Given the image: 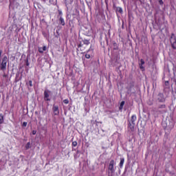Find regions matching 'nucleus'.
Listing matches in <instances>:
<instances>
[{"label": "nucleus", "mask_w": 176, "mask_h": 176, "mask_svg": "<svg viewBox=\"0 0 176 176\" xmlns=\"http://www.w3.org/2000/svg\"><path fill=\"white\" fill-rule=\"evenodd\" d=\"M30 146H31V143L29 142L26 144V146H25L26 149H30Z\"/></svg>", "instance_id": "obj_19"}, {"label": "nucleus", "mask_w": 176, "mask_h": 176, "mask_svg": "<svg viewBox=\"0 0 176 176\" xmlns=\"http://www.w3.org/2000/svg\"><path fill=\"white\" fill-rule=\"evenodd\" d=\"M6 65H8V56H4L2 58L1 63H0L1 71H6Z\"/></svg>", "instance_id": "obj_3"}, {"label": "nucleus", "mask_w": 176, "mask_h": 176, "mask_svg": "<svg viewBox=\"0 0 176 176\" xmlns=\"http://www.w3.org/2000/svg\"><path fill=\"white\" fill-rule=\"evenodd\" d=\"M157 100L158 102H166V98H164V94L163 93L158 94Z\"/></svg>", "instance_id": "obj_6"}, {"label": "nucleus", "mask_w": 176, "mask_h": 176, "mask_svg": "<svg viewBox=\"0 0 176 176\" xmlns=\"http://www.w3.org/2000/svg\"><path fill=\"white\" fill-rule=\"evenodd\" d=\"M127 94L131 96L132 94H135V89H134V85H131L127 88Z\"/></svg>", "instance_id": "obj_7"}, {"label": "nucleus", "mask_w": 176, "mask_h": 176, "mask_svg": "<svg viewBox=\"0 0 176 176\" xmlns=\"http://www.w3.org/2000/svg\"><path fill=\"white\" fill-rule=\"evenodd\" d=\"M2 123H3V116L0 114V124H2Z\"/></svg>", "instance_id": "obj_18"}, {"label": "nucleus", "mask_w": 176, "mask_h": 176, "mask_svg": "<svg viewBox=\"0 0 176 176\" xmlns=\"http://www.w3.org/2000/svg\"><path fill=\"white\" fill-rule=\"evenodd\" d=\"M137 120V116L133 115L129 121L128 127L131 131H134V127H135V121Z\"/></svg>", "instance_id": "obj_2"}, {"label": "nucleus", "mask_w": 176, "mask_h": 176, "mask_svg": "<svg viewBox=\"0 0 176 176\" xmlns=\"http://www.w3.org/2000/svg\"><path fill=\"white\" fill-rule=\"evenodd\" d=\"M123 107H124V101H122L119 107L120 111H122L123 109Z\"/></svg>", "instance_id": "obj_16"}, {"label": "nucleus", "mask_w": 176, "mask_h": 176, "mask_svg": "<svg viewBox=\"0 0 176 176\" xmlns=\"http://www.w3.org/2000/svg\"><path fill=\"white\" fill-rule=\"evenodd\" d=\"M52 111L54 116H58V115H60V110L58 109V105L54 104L52 107Z\"/></svg>", "instance_id": "obj_8"}, {"label": "nucleus", "mask_w": 176, "mask_h": 176, "mask_svg": "<svg viewBox=\"0 0 176 176\" xmlns=\"http://www.w3.org/2000/svg\"><path fill=\"white\" fill-rule=\"evenodd\" d=\"M29 86L30 87H32V80H29Z\"/></svg>", "instance_id": "obj_26"}, {"label": "nucleus", "mask_w": 176, "mask_h": 176, "mask_svg": "<svg viewBox=\"0 0 176 176\" xmlns=\"http://www.w3.org/2000/svg\"><path fill=\"white\" fill-rule=\"evenodd\" d=\"M144 64H145V61L144 60V59H141L140 60V65H144Z\"/></svg>", "instance_id": "obj_23"}, {"label": "nucleus", "mask_w": 176, "mask_h": 176, "mask_svg": "<svg viewBox=\"0 0 176 176\" xmlns=\"http://www.w3.org/2000/svg\"><path fill=\"white\" fill-rule=\"evenodd\" d=\"M63 102H64V104H69V100H68V99H65L64 100H63Z\"/></svg>", "instance_id": "obj_22"}, {"label": "nucleus", "mask_w": 176, "mask_h": 176, "mask_svg": "<svg viewBox=\"0 0 176 176\" xmlns=\"http://www.w3.org/2000/svg\"><path fill=\"white\" fill-rule=\"evenodd\" d=\"M166 104H160L157 109V113H166Z\"/></svg>", "instance_id": "obj_5"}, {"label": "nucleus", "mask_w": 176, "mask_h": 176, "mask_svg": "<svg viewBox=\"0 0 176 176\" xmlns=\"http://www.w3.org/2000/svg\"><path fill=\"white\" fill-rule=\"evenodd\" d=\"M27 124H28L27 122H24L23 123L22 126H23V127H27Z\"/></svg>", "instance_id": "obj_24"}, {"label": "nucleus", "mask_w": 176, "mask_h": 176, "mask_svg": "<svg viewBox=\"0 0 176 176\" xmlns=\"http://www.w3.org/2000/svg\"><path fill=\"white\" fill-rule=\"evenodd\" d=\"M113 50H119V47H118V44L116 43H113Z\"/></svg>", "instance_id": "obj_17"}, {"label": "nucleus", "mask_w": 176, "mask_h": 176, "mask_svg": "<svg viewBox=\"0 0 176 176\" xmlns=\"http://www.w3.org/2000/svg\"><path fill=\"white\" fill-rule=\"evenodd\" d=\"M26 65L28 67V65H30V63H26Z\"/></svg>", "instance_id": "obj_31"}, {"label": "nucleus", "mask_w": 176, "mask_h": 176, "mask_svg": "<svg viewBox=\"0 0 176 176\" xmlns=\"http://www.w3.org/2000/svg\"><path fill=\"white\" fill-rule=\"evenodd\" d=\"M159 3H160V5H163V0H160L159 1Z\"/></svg>", "instance_id": "obj_28"}, {"label": "nucleus", "mask_w": 176, "mask_h": 176, "mask_svg": "<svg viewBox=\"0 0 176 176\" xmlns=\"http://www.w3.org/2000/svg\"><path fill=\"white\" fill-rule=\"evenodd\" d=\"M115 160H111L109 164L107 174L108 176H114L115 175Z\"/></svg>", "instance_id": "obj_1"}, {"label": "nucleus", "mask_w": 176, "mask_h": 176, "mask_svg": "<svg viewBox=\"0 0 176 176\" xmlns=\"http://www.w3.org/2000/svg\"><path fill=\"white\" fill-rule=\"evenodd\" d=\"M170 42L173 49L176 50V36L174 34V33H173L170 36Z\"/></svg>", "instance_id": "obj_4"}, {"label": "nucleus", "mask_w": 176, "mask_h": 176, "mask_svg": "<svg viewBox=\"0 0 176 176\" xmlns=\"http://www.w3.org/2000/svg\"><path fill=\"white\" fill-rule=\"evenodd\" d=\"M89 52H90V50H88L87 52V53H89Z\"/></svg>", "instance_id": "obj_32"}, {"label": "nucleus", "mask_w": 176, "mask_h": 176, "mask_svg": "<svg viewBox=\"0 0 176 176\" xmlns=\"http://www.w3.org/2000/svg\"><path fill=\"white\" fill-rule=\"evenodd\" d=\"M116 13H120V14H123V9L120 7H117L116 10Z\"/></svg>", "instance_id": "obj_11"}, {"label": "nucleus", "mask_w": 176, "mask_h": 176, "mask_svg": "<svg viewBox=\"0 0 176 176\" xmlns=\"http://www.w3.org/2000/svg\"><path fill=\"white\" fill-rule=\"evenodd\" d=\"M72 146H78V142L76 141L72 142Z\"/></svg>", "instance_id": "obj_20"}, {"label": "nucleus", "mask_w": 176, "mask_h": 176, "mask_svg": "<svg viewBox=\"0 0 176 176\" xmlns=\"http://www.w3.org/2000/svg\"><path fill=\"white\" fill-rule=\"evenodd\" d=\"M49 93H50V91H44V100H45V101H50V98H49V97H50Z\"/></svg>", "instance_id": "obj_10"}, {"label": "nucleus", "mask_w": 176, "mask_h": 176, "mask_svg": "<svg viewBox=\"0 0 176 176\" xmlns=\"http://www.w3.org/2000/svg\"><path fill=\"white\" fill-rule=\"evenodd\" d=\"M143 65H140V69H144V66H142Z\"/></svg>", "instance_id": "obj_30"}, {"label": "nucleus", "mask_w": 176, "mask_h": 176, "mask_svg": "<svg viewBox=\"0 0 176 176\" xmlns=\"http://www.w3.org/2000/svg\"><path fill=\"white\" fill-rule=\"evenodd\" d=\"M82 42L83 45H86L87 46H88V45H90V40L85 38L84 40H82Z\"/></svg>", "instance_id": "obj_14"}, {"label": "nucleus", "mask_w": 176, "mask_h": 176, "mask_svg": "<svg viewBox=\"0 0 176 176\" xmlns=\"http://www.w3.org/2000/svg\"><path fill=\"white\" fill-rule=\"evenodd\" d=\"M123 164H124V158H120V162L119 164L120 168H123Z\"/></svg>", "instance_id": "obj_12"}, {"label": "nucleus", "mask_w": 176, "mask_h": 176, "mask_svg": "<svg viewBox=\"0 0 176 176\" xmlns=\"http://www.w3.org/2000/svg\"><path fill=\"white\" fill-rule=\"evenodd\" d=\"M2 53H3V51H2V50H0V58L2 56Z\"/></svg>", "instance_id": "obj_29"}, {"label": "nucleus", "mask_w": 176, "mask_h": 176, "mask_svg": "<svg viewBox=\"0 0 176 176\" xmlns=\"http://www.w3.org/2000/svg\"><path fill=\"white\" fill-rule=\"evenodd\" d=\"M32 134L33 135H35V134H36V130H33L32 132Z\"/></svg>", "instance_id": "obj_27"}, {"label": "nucleus", "mask_w": 176, "mask_h": 176, "mask_svg": "<svg viewBox=\"0 0 176 176\" xmlns=\"http://www.w3.org/2000/svg\"><path fill=\"white\" fill-rule=\"evenodd\" d=\"M59 16H63V12L60 10H58Z\"/></svg>", "instance_id": "obj_25"}, {"label": "nucleus", "mask_w": 176, "mask_h": 176, "mask_svg": "<svg viewBox=\"0 0 176 176\" xmlns=\"http://www.w3.org/2000/svg\"><path fill=\"white\" fill-rule=\"evenodd\" d=\"M59 22H60V24H61V25H65V21H64L63 18H62L61 16L59 19Z\"/></svg>", "instance_id": "obj_15"}, {"label": "nucleus", "mask_w": 176, "mask_h": 176, "mask_svg": "<svg viewBox=\"0 0 176 176\" xmlns=\"http://www.w3.org/2000/svg\"><path fill=\"white\" fill-rule=\"evenodd\" d=\"M91 56L90 55V54H85V58H87V59H89V58H91Z\"/></svg>", "instance_id": "obj_21"}, {"label": "nucleus", "mask_w": 176, "mask_h": 176, "mask_svg": "<svg viewBox=\"0 0 176 176\" xmlns=\"http://www.w3.org/2000/svg\"><path fill=\"white\" fill-rule=\"evenodd\" d=\"M82 52L81 53L83 54L85 52V50H86V47H85L84 44H82V43H80L79 44H78L77 45V52Z\"/></svg>", "instance_id": "obj_9"}, {"label": "nucleus", "mask_w": 176, "mask_h": 176, "mask_svg": "<svg viewBox=\"0 0 176 176\" xmlns=\"http://www.w3.org/2000/svg\"><path fill=\"white\" fill-rule=\"evenodd\" d=\"M148 104H149V105H153V103H149Z\"/></svg>", "instance_id": "obj_33"}, {"label": "nucleus", "mask_w": 176, "mask_h": 176, "mask_svg": "<svg viewBox=\"0 0 176 176\" xmlns=\"http://www.w3.org/2000/svg\"><path fill=\"white\" fill-rule=\"evenodd\" d=\"M46 46H43V47L38 48L39 53H43V52H46Z\"/></svg>", "instance_id": "obj_13"}]
</instances>
